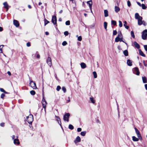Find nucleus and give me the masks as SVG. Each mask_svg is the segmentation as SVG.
Segmentation results:
<instances>
[{
    "label": "nucleus",
    "instance_id": "f704fd0d",
    "mask_svg": "<svg viewBox=\"0 0 147 147\" xmlns=\"http://www.w3.org/2000/svg\"><path fill=\"white\" fill-rule=\"evenodd\" d=\"M30 94L32 95H34L35 94L36 92L34 90H32L30 92Z\"/></svg>",
    "mask_w": 147,
    "mask_h": 147
},
{
    "label": "nucleus",
    "instance_id": "e2e57ef3",
    "mask_svg": "<svg viewBox=\"0 0 147 147\" xmlns=\"http://www.w3.org/2000/svg\"><path fill=\"white\" fill-rule=\"evenodd\" d=\"M7 73L9 76H10L11 75V73L9 71H8L7 72Z\"/></svg>",
    "mask_w": 147,
    "mask_h": 147
},
{
    "label": "nucleus",
    "instance_id": "cd10ccee",
    "mask_svg": "<svg viewBox=\"0 0 147 147\" xmlns=\"http://www.w3.org/2000/svg\"><path fill=\"white\" fill-rule=\"evenodd\" d=\"M104 27L105 29L107 30V22H104Z\"/></svg>",
    "mask_w": 147,
    "mask_h": 147
},
{
    "label": "nucleus",
    "instance_id": "72a5a7b5",
    "mask_svg": "<svg viewBox=\"0 0 147 147\" xmlns=\"http://www.w3.org/2000/svg\"><path fill=\"white\" fill-rule=\"evenodd\" d=\"M134 129L135 130L136 132L137 135L140 134L139 131L135 127Z\"/></svg>",
    "mask_w": 147,
    "mask_h": 147
},
{
    "label": "nucleus",
    "instance_id": "4be33fe9",
    "mask_svg": "<svg viewBox=\"0 0 147 147\" xmlns=\"http://www.w3.org/2000/svg\"><path fill=\"white\" fill-rule=\"evenodd\" d=\"M104 13L105 17H107L108 16V12L107 9H105L104 10Z\"/></svg>",
    "mask_w": 147,
    "mask_h": 147
},
{
    "label": "nucleus",
    "instance_id": "6ab92c4d",
    "mask_svg": "<svg viewBox=\"0 0 147 147\" xmlns=\"http://www.w3.org/2000/svg\"><path fill=\"white\" fill-rule=\"evenodd\" d=\"M80 65L81 68L82 69H84L86 67V64L84 63H80Z\"/></svg>",
    "mask_w": 147,
    "mask_h": 147
},
{
    "label": "nucleus",
    "instance_id": "dca6fc26",
    "mask_svg": "<svg viewBox=\"0 0 147 147\" xmlns=\"http://www.w3.org/2000/svg\"><path fill=\"white\" fill-rule=\"evenodd\" d=\"M139 54L140 55H141L143 57H145L146 55H145V54L142 51L141 49H140L139 50Z\"/></svg>",
    "mask_w": 147,
    "mask_h": 147
},
{
    "label": "nucleus",
    "instance_id": "4d7b16f0",
    "mask_svg": "<svg viewBox=\"0 0 147 147\" xmlns=\"http://www.w3.org/2000/svg\"><path fill=\"white\" fill-rule=\"evenodd\" d=\"M0 125L1 126L3 127L4 126V123H0Z\"/></svg>",
    "mask_w": 147,
    "mask_h": 147
},
{
    "label": "nucleus",
    "instance_id": "338daca9",
    "mask_svg": "<svg viewBox=\"0 0 147 147\" xmlns=\"http://www.w3.org/2000/svg\"><path fill=\"white\" fill-rule=\"evenodd\" d=\"M16 136L15 135H13L12 136V140H14L15 139V138Z\"/></svg>",
    "mask_w": 147,
    "mask_h": 147
},
{
    "label": "nucleus",
    "instance_id": "a19ab883",
    "mask_svg": "<svg viewBox=\"0 0 147 147\" xmlns=\"http://www.w3.org/2000/svg\"><path fill=\"white\" fill-rule=\"evenodd\" d=\"M65 24L66 25H69L70 24V21L69 20H68L66 22Z\"/></svg>",
    "mask_w": 147,
    "mask_h": 147
},
{
    "label": "nucleus",
    "instance_id": "de8ad7c7",
    "mask_svg": "<svg viewBox=\"0 0 147 147\" xmlns=\"http://www.w3.org/2000/svg\"><path fill=\"white\" fill-rule=\"evenodd\" d=\"M117 33V31L116 30H114L113 31V34L114 35H115Z\"/></svg>",
    "mask_w": 147,
    "mask_h": 147
},
{
    "label": "nucleus",
    "instance_id": "aec40b11",
    "mask_svg": "<svg viewBox=\"0 0 147 147\" xmlns=\"http://www.w3.org/2000/svg\"><path fill=\"white\" fill-rule=\"evenodd\" d=\"M142 79L143 83H147V80L145 76H142Z\"/></svg>",
    "mask_w": 147,
    "mask_h": 147
},
{
    "label": "nucleus",
    "instance_id": "7ed1b4c3",
    "mask_svg": "<svg viewBox=\"0 0 147 147\" xmlns=\"http://www.w3.org/2000/svg\"><path fill=\"white\" fill-rule=\"evenodd\" d=\"M70 115V114L69 113H67L65 114L63 116V120L65 121L68 122L69 121V118Z\"/></svg>",
    "mask_w": 147,
    "mask_h": 147
},
{
    "label": "nucleus",
    "instance_id": "20e7f679",
    "mask_svg": "<svg viewBox=\"0 0 147 147\" xmlns=\"http://www.w3.org/2000/svg\"><path fill=\"white\" fill-rule=\"evenodd\" d=\"M42 107L44 109L45 111L46 105L47 104V103L43 96L42 100Z\"/></svg>",
    "mask_w": 147,
    "mask_h": 147
},
{
    "label": "nucleus",
    "instance_id": "473e14b6",
    "mask_svg": "<svg viewBox=\"0 0 147 147\" xmlns=\"http://www.w3.org/2000/svg\"><path fill=\"white\" fill-rule=\"evenodd\" d=\"M86 134V131H82L80 133V134L82 136H84Z\"/></svg>",
    "mask_w": 147,
    "mask_h": 147
},
{
    "label": "nucleus",
    "instance_id": "9b49d317",
    "mask_svg": "<svg viewBox=\"0 0 147 147\" xmlns=\"http://www.w3.org/2000/svg\"><path fill=\"white\" fill-rule=\"evenodd\" d=\"M122 37H119V36H117L115 38V41L116 42H118L119 41L121 42L123 41V40H122Z\"/></svg>",
    "mask_w": 147,
    "mask_h": 147
},
{
    "label": "nucleus",
    "instance_id": "4c0bfd02",
    "mask_svg": "<svg viewBox=\"0 0 147 147\" xmlns=\"http://www.w3.org/2000/svg\"><path fill=\"white\" fill-rule=\"evenodd\" d=\"M141 6L142 7V8L143 9H146V5L144 4H142L141 5Z\"/></svg>",
    "mask_w": 147,
    "mask_h": 147
},
{
    "label": "nucleus",
    "instance_id": "6e6d98bb",
    "mask_svg": "<svg viewBox=\"0 0 147 147\" xmlns=\"http://www.w3.org/2000/svg\"><path fill=\"white\" fill-rule=\"evenodd\" d=\"M82 131V129L80 128H78L77 129V131L80 132Z\"/></svg>",
    "mask_w": 147,
    "mask_h": 147
},
{
    "label": "nucleus",
    "instance_id": "b1692460",
    "mask_svg": "<svg viewBox=\"0 0 147 147\" xmlns=\"http://www.w3.org/2000/svg\"><path fill=\"white\" fill-rule=\"evenodd\" d=\"M123 53L125 56H127L128 55V51L127 50H125L123 51Z\"/></svg>",
    "mask_w": 147,
    "mask_h": 147
},
{
    "label": "nucleus",
    "instance_id": "37998d69",
    "mask_svg": "<svg viewBox=\"0 0 147 147\" xmlns=\"http://www.w3.org/2000/svg\"><path fill=\"white\" fill-rule=\"evenodd\" d=\"M62 90L63 91L64 93L66 92V88L64 87H63L62 88Z\"/></svg>",
    "mask_w": 147,
    "mask_h": 147
},
{
    "label": "nucleus",
    "instance_id": "58836bf2",
    "mask_svg": "<svg viewBox=\"0 0 147 147\" xmlns=\"http://www.w3.org/2000/svg\"><path fill=\"white\" fill-rule=\"evenodd\" d=\"M131 34L132 37L134 38H135V36L134 32L133 31H131Z\"/></svg>",
    "mask_w": 147,
    "mask_h": 147
},
{
    "label": "nucleus",
    "instance_id": "5fc2aeb1",
    "mask_svg": "<svg viewBox=\"0 0 147 147\" xmlns=\"http://www.w3.org/2000/svg\"><path fill=\"white\" fill-rule=\"evenodd\" d=\"M0 90L1 92H3L4 93L5 92V90L3 88H0Z\"/></svg>",
    "mask_w": 147,
    "mask_h": 147
},
{
    "label": "nucleus",
    "instance_id": "7c9ffc66",
    "mask_svg": "<svg viewBox=\"0 0 147 147\" xmlns=\"http://www.w3.org/2000/svg\"><path fill=\"white\" fill-rule=\"evenodd\" d=\"M137 136L138 138L139 139V140H142V139L140 134H137Z\"/></svg>",
    "mask_w": 147,
    "mask_h": 147
},
{
    "label": "nucleus",
    "instance_id": "412c9836",
    "mask_svg": "<svg viewBox=\"0 0 147 147\" xmlns=\"http://www.w3.org/2000/svg\"><path fill=\"white\" fill-rule=\"evenodd\" d=\"M135 19L137 20L140 18L142 17L140 16H139L138 13H135Z\"/></svg>",
    "mask_w": 147,
    "mask_h": 147
},
{
    "label": "nucleus",
    "instance_id": "4468645a",
    "mask_svg": "<svg viewBox=\"0 0 147 147\" xmlns=\"http://www.w3.org/2000/svg\"><path fill=\"white\" fill-rule=\"evenodd\" d=\"M55 117L57 118L56 120L58 122V123L60 125V126L61 127V121L59 117L58 116H57L56 115H55Z\"/></svg>",
    "mask_w": 147,
    "mask_h": 147
},
{
    "label": "nucleus",
    "instance_id": "c9c22d12",
    "mask_svg": "<svg viewBox=\"0 0 147 147\" xmlns=\"http://www.w3.org/2000/svg\"><path fill=\"white\" fill-rule=\"evenodd\" d=\"M90 101L93 104L95 103V100L94 99L93 97H90Z\"/></svg>",
    "mask_w": 147,
    "mask_h": 147
},
{
    "label": "nucleus",
    "instance_id": "bf43d9fd",
    "mask_svg": "<svg viewBox=\"0 0 147 147\" xmlns=\"http://www.w3.org/2000/svg\"><path fill=\"white\" fill-rule=\"evenodd\" d=\"M137 3L139 6H140V7L142 5L141 4V3L140 2H137Z\"/></svg>",
    "mask_w": 147,
    "mask_h": 147
},
{
    "label": "nucleus",
    "instance_id": "f257e3e1",
    "mask_svg": "<svg viewBox=\"0 0 147 147\" xmlns=\"http://www.w3.org/2000/svg\"><path fill=\"white\" fill-rule=\"evenodd\" d=\"M33 120V116L32 114H30L28 116L26 117V121L30 124H32Z\"/></svg>",
    "mask_w": 147,
    "mask_h": 147
},
{
    "label": "nucleus",
    "instance_id": "a18cd8bd",
    "mask_svg": "<svg viewBox=\"0 0 147 147\" xmlns=\"http://www.w3.org/2000/svg\"><path fill=\"white\" fill-rule=\"evenodd\" d=\"M67 44V42L66 41H64L62 43V45L63 46H65Z\"/></svg>",
    "mask_w": 147,
    "mask_h": 147
},
{
    "label": "nucleus",
    "instance_id": "ea45409f",
    "mask_svg": "<svg viewBox=\"0 0 147 147\" xmlns=\"http://www.w3.org/2000/svg\"><path fill=\"white\" fill-rule=\"evenodd\" d=\"M77 37H78V40L79 41H81L82 40V37L81 36H78V35H77Z\"/></svg>",
    "mask_w": 147,
    "mask_h": 147
},
{
    "label": "nucleus",
    "instance_id": "c03bdc74",
    "mask_svg": "<svg viewBox=\"0 0 147 147\" xmlns=\"http://www.w3.org/2000/svg\"><path fill=\"white\" fill-rule=\"evenodd\" d=\"M119 26L120 27H122L123 26V24H122V23L121 21L119 20Z\"/></svg>",
    "mask_w": 147,
    "mask_h": 147
},
{
    "label": "nucleus",
    "instance_id": "052dcab7",
    "mask_svg": "<svg viewBox=\"0 0 147 147\" xmlns=\"http://www.w3.org/2000/svg\"><path fill=\"white\" fill-rule=\"evenodd\" d=\"M124 27H125V28H126L127 29H128L129 28V26H128L126 25V26H125Z\"/></svg>",
    "mask_w": 147,
    "mask_h": 147
},
{
    "label": "nucleus",
    "instance_id": "393cba45",
    "mask_svg": "<svg viewBox=\"0 0 147 147\" xmlns=\"http://www.w3.org/2000/svg\"><path fill=\"white\" fill-rule=\"evenodd\" d=\"M115 11L117 13L120 11V9L119 7L115 6Z\"/></svg>",
    "mask_w": 147,
    "mask_h": 147
},
{
    "label": "nucleus",
    "instance_id": "8fccbe9b",
    "mask_svg": "<svg viewBox=\"0 0 147 147\" xmlns=\"http://www.w3.org/2000/svg\"><path fill=\"white\" fill-rule=\"evenodd\" d=\"M64 34L65 36H67L69 34L68 32L67 31H66L64 33Z\"/></svg>",
    "mask_w": 147,
    "mask_h": 147
},
{
    "label": "nucleus",
    "instance_id": "6e6552de",
    "mask_svg": "<svg viewBox=\"0 0 147 147\" xmlns=\"http://www.w3.org/2000/svg\"><path fill=\"white\" fill-rule=\"evenodd\" d=\"M138 20V24L140 26L143 24V22H144V23H145V22L144 21H142V17L138 19H137Z\"/></svg>",
    "mask_w": 147,
    "mask_h": 147
},
{
    "label": "nucleus",
    "instance_id": "f03ea898",
    "mask_svg": "<svg viewBox=\"0 0 147 147\" xmlns=\"http://www.w3.org/2000/svg\"><path fill=\"white\" fill-rule=\"evenodd\" d=\"M142 38L144 40H145L147 38V30L145 29L143 31L142 33Z\"/></svg>",
    "mask_w": 147,
    "mask_h": 147
},
{
    "label": "nucleus",
    "instance_id": "0e129e2a",
    "mask_svg": "<svg viewBox=\"0 0 147 147\" xmlns=\"http://www.w3.org/2000/svg\"><path fill=\"white\" fill-rule=\"evenodd\" d=\"M144 86L146 89L147 90V84H145Z\"/></svg>",
    "mask_w": 147,
    "mask_h": 147
},
{
    "label": "nucleus",
    "instance_id": "1a4fd4ad",
    "mask_svg": "<svg viewBox=\"0 0 147 147\" xmlns=\"http://www.w3.org/2000/svg\"><path fill=\"white\" fill-rule=\"evenodd\" d=\"M47 63L50 67L52 65L51 60L50 57H48L47 60Z\"/></svg>",
    "mask_w": 147,
    "mask_h": 147
},
{
    "label": "nucleus",
    "instance_id": "0eeeda50",
    "mask_svg": "<svg viewBox=\"0 0 147 147\" xmlns=\"http://www.w3.org/2000/svg\"><path fill=\"white\" fill-rule=\"evenodd\" d=\"M57 18L55 16H53L52 19V22L54 25H55L57 24Z\"/></svg>",
    "mask_w": 147,
    "mask_h": 147
},
{
    "label": "nucleus",
    "instance_id": "bb28decb",
    "mask_svg": "<svg viewBox=\"0 0 147 147\" xmlns=\"http://www.w3.org/2000/svg\"><path fill=\"white\" fill-rule=\"evenodd\" d=\"M111 24L113 25L114 26H115L116 25L117 22L115 21L112 20L111 22Z\"/></svg>",
    "mask_w": 147,
    "mask_h": 147
},
{
    "label": "nucleus",
    "instance_id": "69168bd1",
    "mask_svg": "<svg viewBox=\"0 0 147 147\" xmlns=\"http://www.w3.org/2000/svg\"><path fill=\"white\" fill-rule=\"evenodd\" d=\"M40 57V55L38 54L36 56V58H39Z\"/></svg>",
    "mask_w": 147,
    "mask_h": 147
},
{
    "label": "nucleus",
    "instance_id": "680f3d73",
    "mask_svg": "<svg viewBox=\"0 0 147 147\" xmlns=\"http://www.w3.org/2000/svg\"><path fill=\"white\" fill-rule=\"evenodd\" d=\"M127 24V22H126V21H125L124 22V24H123V26H126V24Z\"/></svg>",
    "mask_w": 147,
    "mask_h": 147
},
{
    "label": "nucleus",
    "instance_id": "e433bc0d",
    "mask_svg": "<svg viewBox=\"0 0 147 147\" xmlns=\"http://www.w3.org/2000/svg\"><path fill=\"white\" fill-rule=\"evenodd\" d=\"M117 36H119V37H122V35L121 31H120L119 32H118Z\"/></svg>",
    "mask_w": 147,
    "mask_h": 147
},
{
    "label": "nucleus",
    "instance_id": "2eb2a0df",
    "mask_svg": "<svg viewBox=\"0 0 147 147\" xmlns=\"http://www.w3.org/2000/svg\"><path fill=\"white\" fill-rule=\"evenodd\" d=\"M127 65L129 66H131L132 65V62L131 60L130 59H128L127 62Z\"/></svg>",
    "mask_w": 147,
    "mask_h": 147
},
{
    "label": "nucleus",
    "instance_id": "49530a36",
    "mask_svg": "<svg viewBox=\"0 0 147 147\" xmlns=\"http://www.w3.org/2000/svg\"><path fill=\"white\" fill-rule=\"evenodd\" d=\"M61 89V87L59 86H57L56 90L57 91H59Z\"/></svg>",
    "mask_w": 147,
    "mask_h": 147
},
{
    "label": "nucleus",
    "instance_id": "09e8293b",
    "mask_svg": "<svg viewBox=\"0 0 147 147\" xmlns=\"http://www.w3.org/2000/svg\"><path fill=\"white\" fill-rule=\"evenodd\" d=\"M127 5L129 7H130L131 5V3L129 1H127Z\"/></svg>",
    "mask_w": 147,
    "mask_h": 147
},
{
    "label": "nucleus",
    "instance_id": "774afa93",
    "mask_svg": "<svg viewBox=\"0 0 147 147\" xmlns=\"http://www.w3.org/2000/svg\"><path fill=\"white\" fill-rule=\"evenodd\" d=\"M3 30V28L2 27H0V32H1Z\"/></svg>",
    "mask_w": 147,
    "mask_h": 147
},
{
    "label": "nucleus",
    "instance_id": "a878e982",
    "mask_svg": "<svg viewBox=\"0 0 147 147\" xmlns=\"http://www.w3.org/2000/svg\"><path fill=\"white\" fill-rule=\"evenodd\" d=\"M87 3L89 5V6H90L92 5V3L91 0L87 1Z\"/></svg>",
    "mask_w": 147,
    "mask_h": 147
},
{
    "label": "nucleus",
    "instance_id": "ddd939ff",
    "mask_svg": "<svg viewBox=\"0 0 147 147\" xmlns=\"http://www.w3.org/2000/svg\"><path fill=\"white\" fill-rule=\"evenodd\" d=\"M13 143L15 144L19 145L20 142L18 139H15L14 140Z\"/></svg>",
    "mask_w": 147,
    "mask_h": 147
},
{
    "label": "nucleus",
    "instance_id": "3c124183",
    "mask_svg": "<svg viewBox=\"0 0 147 147\" xmlns=\"http://www.w3.org/2000/svg\"><path fill=\"white\" fill-rule=\"evenodd\" d=\"M5 96V94L3 93H2L1 96V98H3Z\"/></svg>",
    "mask_w": 147,
    "mask_h": 147
},
{
    "label": "nucleus",
    "instance_id": "a211bd4d",
    "mask_svg": "<svg viewBox=\"0 0 147 147\" xmlns=\"http://www.w3.org/2000/svg\"><path fill=\"white\" fill-rule=\"evenodd\" d=\"M81 141V139L80 137L78 136L76 138L75 140H74V142L75 143H76V141L77 142H80Z\"/></svg>",
    "mask_w": 147,
    "mask_h": 147
},
{
    "label": "nucleus",
    "instance_id": "c756f323",
    "mask_svg": "<svg viewBox=\"0 0 147 147\" xmlns=\"http://www.w3.org/2000/svg\"><path fill=\"white\" fill-rule=\"evenodd\" d=\"M93 74L94 75V78H97V76L96 72L95 71H93Z\"/></svg>",
    "mask_w": 147,
    "mask_h": 147
},
{
    "label": "nucleus",
    "instance_id": "39448f33",
    "mask_svg": "<svg viewBox=\"0 0 147 147\" xmlns=\"http://www.w3.org/2000/svg\"><path fill=\"white\" fill-rule=\"evenodd\" d=\"M30 86L33 89H35L37 88L36 84L32 80L30 81Z\"/></svg>",
    "mask_w": 147,
    "mask_h": 147
},
{
    "label": "nucleus",
    "instance_id": "2f4dec72",
    "mask_svg": "<svg viewBox=\"0 0 147 147\" xmlns=\"http://www.w3.org/2000/svg\"><path fill=\"white\" fill-rule=\"evenodd\" d=\"M68 128L71 130H72L74 129V126L71 124H69V125Z\"/></svg>",
    "mask_w": 147,
    "mask_h": 147
},
{
    "label": "nucleus",
    "instance_id": "f3484780",
    "mask_svg": "<svg viewBox=\"0 0 147 147\" xmlns=\"http://www.w3.org/2000/svg\"><path fill=\"white\" fill-rule=\"evenodd\" d=\"M134 44L135 45V46L136 48L138 49L140 48V46L139 44L137 42H136L135 41L134 42Z\"/></svg>",
    "mask_w": 147,
    "mask_h": 147
},
{
    "label": "nucleus",
    "instance_id": "79ce46f5",
    "mask_svg": "<svg viewBox=\"0 0 147 147\" xmlns=\"http://www.w3.org/2000/svg\"><path fill=\"white\" fill-rule=\"evenodd\" d=\"M4 46L3 45H1L0 46V53H2V48Z\"/></svg>",
    "mask_w": 147,
    "mask_h": 147
},
{
    "label": "nucleus",
    "instance_id": "603ef678",
    "mask_svg": "<svg viewBox=\"0 0 147 147\" xmlns=\"http://www.w3.org/2000/svg\"><path fill=\"white\" fill-rule=\"evenodd\" d=\"M31 44L30 42H28L26 44V46L28 47H29L30 46Z\"/></svg>",
    "mask_w": 147,
    "mask_h": 147
},
{
    "label": "nucleus",
    "instance_id": "864d4df0",
    "mask_svg": "<svg viewBox=\"0 0 147 147\" xmlns=\"http://www.w3.org/2000/svg\"><path fill=\"white\" fill-rule=\"evenodd\" d=\"M144 47L145 50L147 51V45H144Z\"/></svg>",
    "mask_w": 147,
    "mask_h": 147
},
{
    "label": "nucleus",
    "instance_id": "423d86ee",
    "mask_svg": "<svg viewBox=\"0 0 147 147\" xmlns=\"http://www.w3.org/2000/svg\"><path fill=\"white\" fill-rule=\"evenodd\" d=\"M133 73L137 75L140 74L138 68L137 67H135L133 69Z\"/></svg>",
    "mask_w": 147,
    "mask_h": 147
},
{
    "label": "nucleus",
    "instance_id": "5701e85b",
    "mask_svg": "<svg viewBox=\"0 0 147 147\" xmlns=\"http://www.w3.org/2000/svg\"><path fill=\"white\" fill-rule=\"evenodd\" d=\"M132 140L134 141L137 142L139 141V139L136 138L135 136H133L132 137Z\"/></svg>",
    "mask_w": 147,
    "mask_h": 147
},
{
    "label": "nucleus",
    "instance_id": "f8f14e48",
    "mask_svg": "<svg viewBox=\"0 0 147 147\" xmlns=\"http://www.w3.org/2000/svg\"><path fill=\"white\" fill-rule=\"evenodd\" d=\"M13 24L16 27H18L19 26V23L18 21L14 20L13 21Z\"/></svg>",
    "mask_w": 147,
    "mask_h": 147
},
{
    "label": "nucleus",
    "instance_id": "9d476101",
    "mask_svg": "<svg viewBox=\"0 0 147 147\" xmlns=\"http://www.w3.org/2000/svg\"><path fill=\"white\" fill-rule=\"evenodd\" d=\"M3 5L4 6V8L6 9L7 11L8 10L9 7H10V6L8 5L7 2H4L3 3Z\"/></svg>",
    "mask_w": 147,
    "mask_h": 147
},
{
    "label": "nucleus",
    "instance_id": "c85d7f7f",
    "mask_svg": "<svg viewBox=\"0 0 147 147\" xmlns=\"http://www.w3.org/2000/svg\"><path fill=\"white\" fill-rule=\"evenodd\" d=\"M45 26L47 24L49 23V22L46 19H44Z\"/></svg>",
    "mask_w": 147,
    "mask_h": 147
},
{
    "label": "nucleus",
    "instance_id": "13d9d810",
    "mask_svg": "<svg viewBox=\"0 0 147 147\" xmlns=\"http://www.w3.org/2000/svg\"><path fill=\"white\" fill-rule=\"evenodd\" d=\"M143 63L144 64V65L146 67V66H147V64H146V63H145V61H143Z\"/></svg>",
    "mask_w": 147,
    "mask_h": 147
}]
</instances>
